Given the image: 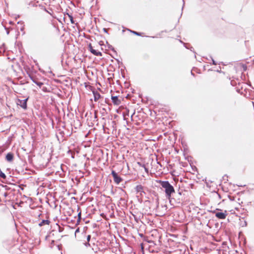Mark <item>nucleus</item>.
<instances>
[{
  "mask_svg": "<svg viewBox=\"0 0 254 254\" xmlns=\"http://www.w3.org/2000/svg\"><path fill=\"white\" fill-rule=\"evenodd\" d=\"M25 188L26 186L23 185H17V205L19 206H22L27 199L24 194L22 197V191H23Z\"/></svg>",
  "mask_w": 254,
  "mask_h": 254,
  "instance_id": "f257e3e1",
  "label": "nucleus"
},
{
  "mask_svg": "<svg viewBox=\"0 0 254 254\" xmlns=\"http://www.w3.org/2000/svg\"><path fill=\"white\" fill-rule=\"evenodd\" d=\"M160 184L162 187L165 189L166 197L170 199L172 194L175 192L173 186L167 181H160Z\"/></svg>",
  "mask_w": 254,
  "mask_h": 254,
  "instance_id": "f03ea898",
  "label": "nucleus"
},
{
  "mask_svg": "<svg viewBox=\"0 0 254 254\" xmlns=\"http://www.w3.org/2000/svg\"><path fill=\"white\" fill-rule=\"evenodd\" d=\"M29 99L28 96L22 97L20 96H17V106H19L24 110L27 109V102Z\"/></svg>",
  "mask_w": 254,
  "mask_h": 254,
  "instance_id": "7ed1b4c3",
  "label": "nucleus"
},
{
  "mask_svg": "<svg viewBox=\"0 0 254 254\" xmlns=\"http://www.w3.org/2000/svg\"><path fill=\"white\" fill-rule=\"evenodd\" d=\"M11 185H12V186L13 187V188L6 187V190L9 191L6 192V194L5 195V196H7L9 198L10 200H11V201H14L15 185L14 184H11Z\"/></svg>",
  "mask_w": 254,
  "mask_h": 254,
  "instance_id": "20e7f679",
  "label": "nucleus"
},
{
  "mask_svg": "<svg viewBox=\"0 0 254 254\" xmlns=\"http://www.w3.org/2000/svg\"><path fill=\"white\" fill-rule=\"evenodd\" d=\"M111 174L113 177L114 181L116 184H119L123 181V179L114 170L112 171Z\"/></svg>",
  "mask_w": 254,
  "mask_h": 254,
  "instance_id": "39448f33",
  "label": "nucleus"
},
{
  "mask_svg": "<svg viewBox=\"0 0 254 254\" xmlns=\"http://www.w3.org/2000/svg\"><path fill=\"white\" fill-rule=\"evenodd\" d=\"M135 191L136 193H139V196L142 197L143 193H145L144 191V187L141 185H137L134 188Z\"/></svg>",
  "mask_w": 254,
  "mask_h": 254,
  "instance_id": "423d86ee",
  "label": "nucleus"
},
{
  "mask_svg": "<svg viewBox=\"0 0 254 254\" xmlns=\"http://www.w3.org/2000/svg\"><path fill=\"white\" fill-rule=\"evenodd\" d=\"M17 31H18L19 29L22 32V35H23L25 34L24 27L25 25L23 21H19L17 22Z\"/></svg>",
  "mask_w": 254,
  "mask_h": 254,
  "instance_id": "0eeeda50",
  "label": "nucleus"
},
{
  "mask_svg": "<svg viewBox=\"0 0 254 254\" xmlns=\"http://www.w3.org/2000/svg\"><path fill=\"white\" fill-rule=\"evenodd\" d=\"M215 216L220 219H225L227 216V212L226 211H225V212H215Z\"/></svg>",
  "mask_w": 254,
  "mask_h": 254,
  "instance_id": "6e6552de",
  "label": "nucleus"
},
{
  "mask_svg": "<svg viewBox=\"0 0 254 254\" xmlns=\"http://www.w3.org/2000/svg\"><path fill=\"white\" fill-rule=\"evenodd\" d=\"M88 48H89V50H90V51L91 52V53L92 54H93V55L97 56H102L101 52H97L96 50L93 49L91 44H89V45H88Z\"/></svg>",
  "mask_w": 254,
  "mask_h": 254,
  "instance_id": "1a4fd4ad",
  "label": "nucleus"
},
{
  "mask_svg": "<svg viewBox=\"0 0 254 254\" xmlns=\"http://www.w3.org/2000/svg\"><path fill=\"white\" fill-rule=\"evenodd\" d=\"M111 99L112 102L115 105H119L121 103V100H120L117 96H112Z\"/></svg>",
  "mask_w": 254,
  "mask_h": 254,
  "instance_id": "9d476101",
  "label": "nucleus"
},
{
  "mask_svg": "<svg viewBox=\"0 0 254 254\" xmlns=\"http://www.w3.org/2000/svg\"><path fill=\"white\" fill-rule=\"evenodd\" d=\"M9 24L10 25H13L14 24V22L13 21H9ZM6 31V33L7 34H8L9 33V31H10V30H13V28L11 27V26H9V27H6L5 28Z\"/></svg>",
  "mask_w": 254,
  "mask_h": 254,
  "instance_id": "9b49d317",
  "label": "nucleus"
},
{
  "mask_svg": "<svg viewBox=\"0 0 254 254\" xmlns=\"http://www.w3.org/2000/svg\"><path fill=\"white\" fill-rule=\"evenodd\" d=\"M94 95V98L95 101H97L101 97V95L99 92L97 91H93V92Z\"/></svg>",
  "mask_w": 254,
  "mask_h": 254,
  "instance_id": "f8f14e48",
  "label": "nucleus"
},
{
  "mask_svg": "<svg viewBox=\"0 0 254 254\" xmlns=\"http://www.w3.org/2000/svg\"><path fill=\"white\" fill-rule=\"evenodd\" d=\"M13 155L11 153H8L6 155V159L7 161H11L13 160Z\"/></svg>",
  "mask_w": 254,
  "mask_h": 254,
  "instance_id": "ddd939ff",
  "label": "nucleus"
},
{
  "mask_svg": "<svg viewBox=\"0 0 254 254\" xmlns=\"http://www.w3.org/2000/svg\"><path fill=\"white\" fill-rule=\"evenodd\" d=\"M50 221L48 220H43L39 224L40 226H42L45 225H49Z\"/></svg>",
  "mask_w": 254,
  "mask_h": 254,
  "instance_id": "4468645a",
  "label": "nucleus"
},
{
  "mask_svg": "<svg viewBox=\"0 0 254 254\" xmlns=\"http://www.w3.org/2000/svg\"><path fill=\"white\" fill-rule=\"evenodd\" d=\"M66 15H67V16L69 18L71 23L72 24H75V21L73 20V18L72 16L71 15V14H70L67 13L66 14H64V16H65Z\"/></svg>",
  "mask_w": 254,
  "mask_h": 254,
  "instance_id": "2eb2a0df",
  "label": "nucleus"
},
{
  "mask_svg": "<svg viewBox=\"0 0 254 254\" xmlns=\"http://www.w3.org/2000/svg\"><path fill=\"white\" fill-rule=\"evenodd\" d=\"M0 177L2 179H6V176L5 175V174L4 173H3L0 170Z\"/></svg>",
  "mask_w": 254,
  "mask_h": 254,
  "instance_id": "dca6fc26",
  "label": "nucleus"
},
{
  "mask_svg": "<svg viewBox=\"0 0 254 254\" xmlns=\"http://www.w3.org/2000/svg\"><path fill=\"white\" fill-rule=\"evenodd\" d=\"M38 86H39L40 87H41L43 85V83L41 82H38V81H34Z\"/></svg>",
  "mask_w": 254,
  "mask_h": 254,
  "instance_id": "f3484780",
  "label": "nucleus"
},
{
  "mask_svg": "<svg viewBox=\"0 0 254 254\" xmlns=\"http://www.w3.org/2000/svg\"><path fill=\"white\" fill-rule=\"evenodd\" d=\"M131 32L132 33H133V34H134L135 35H137V36H140L141 35V33H138L137 32L134 31H131Z\"/></svg>",
  "mask_w": 254,
  "mask_h": 254,
  "instance_id": "a211bd4d",
  "label": "nucleus"
},
{
  "mask_svg": "<svg viewBox=\"0 0 254 254\" xmlns=\"http://www.w3.org/2000/svg\"><path fill=\"white\" fill-rule=\"evenodd\" d=\"M15 205H16V203H14V202H12V203H11V206H12V207L14 208V209H16V207H15Z\"/></svg>",
  "mask_w": 254,
  "mask_h": 254,
  "instance_id": "6ab92c4d",
  "label": "nucleus"
},
{
  "mask_svg": "<svg viewBox=\"0 0 254 254\" xmlns=\"http://www.w3.org/2000/svg\"><path fill=\"white\" fill-rule=\"evenodd\" d=\"M17 47H18V48L19 50V52L20 53H21V50L20 49V44L19 43H17Z\"/></svg>",
  "mask_w": 254,
  "mask_h": 254,
  "instance_id": "aec40b11",
  "label": "nucleus"
},
{
  "mask_svg": "<svg viewBox=\"0 0 254 254\" xmlns=\"http://www.w3.org/2000/svg\"><path fill=\"white\" fill-rule=\"evenodd\" d=\"M241 225L242 227L246 226H247V222L245 221L244 222L243 224H241Z\"/></svg>",
  "mask_w": 254,
  "mask_h": 254,
  "instance_id": "412c9836",
  "label": "nucleus"
},
{
  "mask_svg": "<svg viewBox=\"0 0 254 254\" xmlns=\"http://www.w3.org/2000/svg\"><path fill=\"white\" fill-rule=\"evenodd\" d=\"M90 238H91V236L90 235H88L87 237V240L88 241H89L90 240Z\"/></svg>",
  "mask_w": 254,
  "mask_h": 254,
  "instance_id": "4be33fe9",
  "label": "nucleus"
},
{
  "mask_svg": "<svg viewBox=\"0 0 254 254\" xmlns=\"http://www.w3.org/2000/svg\"><path fill=\"white\" fill-rule=\"evenodd\" d=\"M212 64L213 65H216L217 64L216 63L215 61L214 60H213V59H212Z\"/></svg>",
  "mask_w": 254,
  "mask_h": 254,
  "instance_id": "5701e85b",
  "label": "nucleus"
},
{
  "mask_svg": "<svg viewBox=\"0 0 254 254\" xmlns=\"http://www.w3.org/2000/svg\"><path fill=\"white\" fill-rule=\"evenodd\" d=\"M103 31H104L105 32L107 33L108 29H106V28H103Z\"/></svg>",
  "mask_w": 254,
  "mask_h": 254,
  "instance_id": "b1692460",
  "label": "nucleus"
},
{
  "mask_svg": "<svg viewBox=\"0 0 254 254\" xmlns=\"http://www.w3.org/2000/svg\"><path fill=\"white\" fill-rule=\"evenodd\" d=\"M78 216L79 218L80 219L81 218V212H79L78 214Z\"/></svg>",
  "mask_w": 254,
  "mask_h": 254,
  "instance_id": "393cba45",
  "label": "nucleus"
},
{
  "mask_svg": "<svg viewBox=\"0 0 254 254\" xmlns=\"http://www.w3.org/2000/svg\"><path fill=\"white\" fill-rule=\"evenodd\" d=\"M8 59H11L12 61L15 60V58H12L11 59L10 57H8Z\"/></svg>",
  "mask_w": 254,
  "mask_h": 254,
  "instance_id": "a878e982",
  "label": "nucleus"
},
{
  "mask_svg": "<svg viewBox=\"0 0 254 254\" xmlns=\"http://www.w3.org/2000/svg\"><path fill=\"white\" fill-rule=\"evenodd\" d=\"M13 221L14 222V225H15V226L16 227V221H15V219L14 218V217L13 216Z\"/></svg>",
  "mask_w": 254,
  "mask_h": 254,
  "instance_id": "bb28decb",
  "label": "nucleus"
},
{
  "mask_svg": "<svg viewBox=\"0 0 254 254\" xmlns=\"http://www.w3.org/2000/svg\"><path fill=\"white\" fill-rule=\"evenodd\" d=\"M237 91H238V92L240 93V90H239V89H237ZM241 94H243V92H241Z\"/></svg>",
  "mask_w": 254,
  "mask_h": 254,
  "instance_id": "cd10ccee",
  "label": "nucleus"
},
{
  "mask_svg": "<svg viewBox=\"0 0 254 254\" xmlns=\"http://www.w3.org/2000/svg\"><path fill=\"white\" fill-rule=\"evenodd\" d=\"M145 170L146 172H148V169L144 167Z\"/></svg>",
  "mask_w": 254,
  "mask_h": 254,
  "instance_id": "c85d7f7f",
  "label": "nucleus"
},
{
  "mask_svg": "<svg viewBox=\"0 0 254 254\" xmlns=\"http://www.w3.org/2000/svg\"><path fill=\"white\" fill-rule=\"evenodd\" d=\"M217 195L219 196V197H220V195L218 193H217Z\"/></svg>",
  "mask_w": 254,
  "mask_h": 254,
  "instance_id": "c756f323",
  "label": "nucleus"
},
{
  "mask_svg": "<svg viewBox=\"0 0 254 254\" xmlns=\"http://www.w3.org/2000/svg\"><path fill=\"white\" fill-rule=\"evenodd\" d=\"M20 60H21V62H22V63L23 64V62L22 61V59H21Z\"/></svg>",
  "mask_w": 254,
  "mask_h": 254,
  "instance_id": "7c9ffc66",
  "label": "nucleus"
},
{
  "mask_svg": "<svg viewBox=\"0 0 254 254\" xmlns=\"http://www.w3.org/2000/svg\"><path fill=\"white\" fill-rule=\"evenodd\" d=\"M244 96H245V97H248L247 96V95H246V94H245V95H244Z\"/></svg>",
  "mask_w": 254,
  "mask_h": 254,
  "instance_id": "2f4dec72",
  "label": "nucleus"
},
{
  "mask_svg": "<svg viewBox=\"0 0 254 254\" xmlns=\"http://www.w3.org/2000/svg\"><path fill=\"white\" fill-rule=\"evenodd\" d=\"M11 67H12V68H13V67H14V65H12Z\"/></svg>",
  "mask_w": 254,
  "mask_h": 254,
  "instance_id": "473e14b6",
  "label": "nucleus"
},
{
  "mask_svg": "<svg viewBox=\"0 0 254 254\" xmlns=\"http://www.w3.org/2000/svg\"><path fill=\"white\" fill-rule=\"evenodd\" d=\"M191 73L192 75H194V74L192 72V71L191 72Z\"/></svg>",
  "mask_w": 254,
  "mask_h": 254,
  "instance_id": "72a5a7b5",
  "label": "nucleus"
}]
</instances>
